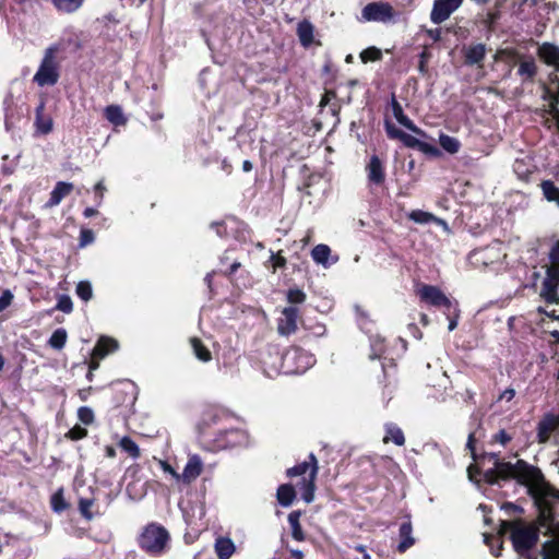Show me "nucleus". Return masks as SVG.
<instances>
[{
	"mask_svg": "<svg viewBox=\"0 0 559 559\" xmlns=\"http://www.w3.org/2000/svg\"><path fill=\"white\" fill-rule=\"evenodd\" d=\"M466 448L475 462L480 465L492 464L484 473V479L490 485H498L500 480L516 479L527 488L538 511L539 527L523 521H503L502 533H510L513 548L519 559H536L531 549L536 545L540 531L547 539L544 542L542 559H559V522L556 518V506L559 493L546 480L539 468L527 464L523 460L515 463L502 462L496 453H484L480 457L475 452V433L468 435Z\"/></svg>",
	"mask_w": 559,
	"mask_h": 559,
	"instance_id": "1",
	"label": "nucleus"
},
{
	"mask_svg": "<svg viewBox=\"0 0 559 559\" xmlns=\"http://www.w3.org/2000/svg\"><path fill=\"white\" fill-rule=\"evenodd\" d=\"M169 539V533L164 526L151 523L143 528L138 542L140 548L146 554L160 556L167 551Z\"/></svg>",
	"mask_w": 559,
	"mask_h": 559,
	"instance_id": "2",
	"label": "nucleus"
},
{
	"mask_svg": "<svg viewBox=\"0 0 559 559\" xmlns=\"http://www.w3.org/2000/svg\"><path fill=\"white\" fill-rule=\"evenodd\" d=\"M551 265L546 267V277L543 282L540 296L548 302H558L557 287L559 285V241L555 242L550 251Z\"/></svg>",
	"mask_w": 559,
	"mask_h": 559,
	"instance_id": "3",
	"label": "nucleus"
},
{
	"mask_svg": "<svg viewBox=\"0 0 559 559\" xmlns=\"http://www.w3.org/2000/svg\"><path fill=\"white\" fill-rule=\"evenodd\" d=\"M282 371L286 374L304 373L313 366L314 357L306 350L294 347L285 352L280 358Z\"/></svg>",
	"mask_w": 559,
	"mask_h": 559,
	"instance_id": "4",
	"label": "nucleus"
},
{
	"mask_svg": "<svg viewBox=\"0 0 559 559\" xmlns=\"http://www.w3.org/2000/svg\"><path fill=\"white\" fill-rule=\"evenodd\" d=\"M57 48L50 47L46 50L41 63L33 80L39 86L55 85L59 80L58 62L56 60Z\"/></svg>",
	"mask_w": 559,
	"mask_h": 559,
	"instance_id": "5",
	"label": "nucleus"
},
{
	"mask_svg": "<svg viewBox=\"0 0 559 559\" xmlns=\"http://www.w3.org/2000/svg\"><path fill=\"white\" fill-rule=\"evenodd\" d=\"M396 13L386 2L368 3L361 11V16L367 22L390 23L394 21Z\"/></svg>",
	"mask_w": 559,
	"mask_h": 559,
	"instance_id": "6",
	"label": "nucleus"
},
{
	"mask_svg": "<svg viewBox=\"0 0 559 559\" xmlns=\"http://www.w3.org/2000/svg\"><path fill=\"white\" fill-rule=\"evenodd\" d=\"M299 310L296 306L285 307L277 319V332L288 336L297 331Z\"/></svg>",
	"mask_w": 559,
	"mask_h": 559,
	"instance_id": "7",
	"label": "nucleus"
},
{
	"mask_svg": "<svg viewBox=\"0 0 559 559\" xmlns=\"http://www.w3.org/2000/svg\"><path fill=\"white\" fill-rule=\"evenodd\" d=\"M418 294L421 300L431 306L443 307L447 310L453 308L454 304L436 286L423 285Z\"/></svg>",
	"mask_w": 559,
	"mask_h": 559,
	"instance_id": "8",
	"label": "nucleus"
},
{
	"mask_svg": "<svg viewBox=\"0 0 559 559\" xmlns=\"http://www.w3.org/2000/svg\"><path fill=\"white\" fill-rule=\"evenodd\" d=\"M117 348H118V343L116 340H114L111 337L103 336L98 340V342L95 345L93 353H92L93 360L90 364V372L87 374L88 380H92L93 370L98 368V362L96 361V359L104 358L109 353L115 352Z\"/></svg>",
	"mask_w": 559,
	"mask_h": 559,
	"instance_id": "9",
	"label": "nucleus"
},
{
	"mask_svg": "<svg viewBox=\"0 0 559 559\" xmlns=\"http://www.w3.org/2000/svg\"><path fill=\"white\" fill-rule=\"evenodd\" d=\"M463 0H435L430 19L433 23L440 24L462 4Z\"/></svg>",
	"mask_w": 559,
	"mask_h": 559,
	"instance_id": "10",
	"label": "nucleus"
},
{
	"mask_svg": "<svg viewBox=\"0 0 559 559\" xmlns=\"http://www.w3.org/2000/svg\"><path fill=\"white\" fill-rule=\"evenodd\" d=\"M203 471V462L197 454L189 455L182 473L179 474V483L190 485Z\"/></svg>",
	"mask_w": 559,
	"mask_h": 559,
	"instance_id": "11",
	"label": "nucleus"
},
{
	"mask_svg": "<svg viewBox=\"0 0 559 559\" xmlns=\"http://www.w3.org/2000/svg\"><path fill=\"white\" fill-rule=\"evenodd\" d=\"M46 100L41 98L35 110V130L36 133L46 135L52 131L53 122L50 115L45 114Z\"/></svg>",
	"mask_w": 559,
	"mask_h": 559,
	"instance_id": "12",
	"label": "nucleus"
},
{
	"mask_svg": "<svg viewBox=\"0 0 559 559\" xmlns=\"http://www.w3.org/2000/svg\"><path fill=\"white\" fill-rule=\"evenodd\" d=\"M559 427V415L547 414L538 424L537 438L540 443L549 440Z\"/></svg>",
	"mask_w": 559,
	"mask_h": 559,
	"instance_id": "13",
	"label": "nucleus"
},
{
	"mask_svg": "<svg viewBox=\"0 0 559 559\" xmlns=\"http://www.w3.org/2000/svg\"><path fill=\"white\" fill-rule=\"evenodd\" d=\"M367 177L370 183L381 185L385 179L384 167L378 156H371L366 166Z\"/></svg>",
	"mask_w": 559,
	"mask_h": 559,
	"instance_id": "14",
	"label": "nucleus"
},
{
	"mask_svg": "<svg viewBox=\"0 0 559 559\" xmlns=\"http://www.w3.org/2000/svg\"><path fill=\"white\" fill-rule=\"evenodd\" d=\"M310 459L312 461V468L309 473V479L302 480V499L305 502L310 503L314 498V480L318 472V463L317 459L313 454H310Z\"/></svg>",
	"mask_w": 559,
	"mask_h": 559,
	"instance_id": "15",
	"label": "nucleus"
},
{
	"mask_svg": "<svg viewBox=\"0 0 559 559\" xmlns=\"http://www.w3.org/2000/svg\"><path fill=\"white\" fill-rule=\"evenodd\" d=\"M391 107H392L393 116L399 121V123H401L406 129L414 132L415 134H418L421 136L425 135L424 131L420 130L419 128H417L414 124V122L406 115H404L401 104L395 98H392Z\"/></svg>",
	"mask_w": 559,
	"mask_h": 559,
	"instance_id": "16",
	"label": "nucleus"
},
{
	"mask_svg": "<svg viewBox=\"0 0 559 559\" xmlns=\"http://www.w3.org/2000/svg\"><path fill=\"white\" fill-rule=\"evenodd\" d=\"M539 58L547 64L554 66L555 71L559 69V48L545 43L538 49Z\"/></svg>",
	"mask_w": 559,
	"mask_h": 559,
	"instance_id": "17",
	"label": "nucleus"
},
{
	"mask_svg": "<svg viewBox=\"0 0 559 559\" xmlns=\"http://www.w3.org/2000/svg\"><path fill=\"white\" fill-rule=\"evenodd\" d=\"M538 312L542 316L538 324L544 333H549L555 340L554 342L559 341V332L557 329L552 328L551 324L557 320L555 317V310L546 311L542 308H538Z\"/></svg>",
	"mask_w": 559,
	"mask_h": 559,
	"instance_id": "18",
	"label": "nucleus"
},
{
	"mask_svg": "<svg viewBox=\"0 0 559 559\" xmlns=\"http://www.w3.org/2000/svg\"><path fill=\"white\" fill-rule=\"evenodd\" d=\"M73 189V185L69 182L59 181L55 186L53 190L50 193V198L46 203L47 207H53L58 205L63 198H66Z\"/></svg>",
	"mask_w": 559,
	"mask_h": 559,
	"instance_id": "19",
	"label": "nucleus"
},
{
	"mask_svg": "<svg viewBox=\"0 0 559 559\" xmlns=\"http://www.w3.org/2000/svg\"><path fill=\"white\" fill-rule=\"evenodd\" d=\"M486 55V46L484 44L472 45L464 50L465 63L473 66L479 64Z\"/></svg>",
	"mask_w": 559,
	"mask_h": 559,
	"instance_id": "20",
	"label": "nucleus"
},
{
	"mask_svg": "<svg viewBox=\"0 0 559 559\" xmlns=\"http://www.w3.org/2000/svg\"><path fill=\"white\" fill-rule=\"evenodd\" d=\"M214 549L218 559H229L234 555L236 547L230 538L218 537L215 540Z\"/></svg>",
	"mask_w": 559,
	"mask_h": 559,
	"instance_id": "21",
	"label": "nucleus"
},
{
	"mask_svg": "<svg viewBox=\"0 0 559 559\" xmlns=\"http://www.w3.org/2000/svg\"><path fill=\"white\" fill-rule=\"evenodd\" d=\"M226 441L225 447H242L249 443V438L246 431L240 429H230L225 432Z\"/></svg>",
	"mask_w": 559,
	"mask_h": 559,
	"instance_id": "22",
	"label": "nucleus"
},
{
	"mask_svg": "<svg viewBox=\"0 0 559 559\" xmlns=\"http://www.w3.org/2000/svg\"><path fill=\"white\" fill-rule=\"evenodd\" d=\"M408 218L412 219L413 222L417 223V224H429V223L433 222V223H436L438 225L443 226L444 228L448 227L447 223L443 219L435 216L431 213H428V212H425V211H420V210L412 211L408 214Z\"/></svg>",
	"mask_w": 559,
	"mask_h": 559,
	"instance_id": "23",
	"label": "nucleus"
},
{
	"mask_svg": "<svg viewBox=\"0 0 559 559\" xmlns=\"http://www.w3.org/2000/svg\"><path fill=\"white\" fill-rule=\"evenodd\" d=\"M412 531H413L412 524L409 522H405L401 525V527H400L401 542L397 545V550L400 552H405L408 548H411L414 545L415 539L412 536Z\"/></svg>",
	"mask_w": 559,
	"mask_h": 559,
	"instance_id": "24",
	"label": "nucleus"
},
{
	"mask_svg": "<svg viewBox=\"0 0 559 559\" xmlns=\"http://www.w3.org/2000/svg\"><path fill=\"white\" fill-rule=\"evenodd\" d=\"M385 436L383 438V442L388 443L389 441L394 442L396 445H403L405 443V437L401 428L396 425L389 423L385 426Z\"/></svg>",
	"mask_w": 559,
	"mask_h": 559,
	"instance_id": "25",
	"label": "nucleus"
},
{
	"mask_svg": "<svg viewBox=\"0 0 559 559\" xmlns=\"http://www.w3.org/2000/svg\"><path fill=\"white\" fill-rule=\"evenodd\" d=\"M297 34L304 47H309L313 41V25L308 21L298 24Z\"/></svg>",
	"mask_w": 559,
	"mask_h": 559,
	"instance_id": "26",
	"label": "nucleus"
},
{
	"mask_svg": "<svg viewBox=\"0 0 559 559\" xmlns=\"http://www.w3.org/2000/svg\"><path fill=\"white\" fill-rule=\"evenodd\" d=\"M276 497L281 506L289 507L296 497V492L292 485L284 484L278 487Z\"/></svg>",
	"mask_w": 559,
	"mask_h": 559,
	"instance_id": "27",
	"label": "nucleus"
},
{
	"mask_svg": "<svg viewBox=\"0 0 559 559\" xmlns=\"http://www.w3.org/2000/svg\"><path fill=\"white\" fill-rule=\"evenodd\" d=\"M301 512L300 511H293L288 515V523L290 525L292 530V536L294 539L301 542L305 539V534L302 532L301 525L299 523Z\"/></svg>",
	"mask_w": 559,
	"mask_h": 559,
	"instance_id": "28",
	"label": "nucleus"
},
{
	"mask_svg": "<svg viewBox=\"0 0 559 559\" xmlns=\"http://www.w3.org/2000/svg\"><path fill=\"white\" fill-rule=\"evenodd\" d=\"M84 0H52L55 8L62 13H73L83 5Z\"/></svg>",
	"mask_w": 559,
	"mask_h": 559,
	"instance_id": "29",
	"label": "nucleus"
},
{
	"mask_svg": "<svg viewBox=\"0 0 559 559\" xmlns=\"http://www.w3.org/2000/svg\"><path fill=\"white\" fill-rule=\"evenodd\" d=\"M331 254V249L329 246L326 245H317L312 251H311V257L313 259L314 262H317L318 264H322V265H326L328 264V259Z\"/></svg>",
	"mask_w": 559,
	"mask_h": 559,
	"instance_id": "30",
	"label": "nucleus"
},
{
	"mask_svg": "<svg viewBox=\"0 0 559 559\" xmlns=\"http://www.w3.org/2000/svg\"><path fill=\"white\" fill-rule=\"evenodd\" d=\"M105 116L107 120L115 126H122L126 123V118L123 117L122 110L119 106H108L105 110Z\"/></svg>",
	"mask_w": 559,
	"mask_h": 559,
	"instance_id": "31",
	"label": "nucleus"
},
{
	"mask_svg": "<svg viewBox=\"0 0 559 559\" xmlns=\"http://www.w3.org/2000/svg\"><path fill=\"white\" fill-rule=\"evenodd\" d=\"M441 147L450 154H455L460 150V141L447 134H440L439 139Z\"/></svg>",
	"mask_w": 559,
	"mask_h": 559,
	"instance_id": "32",
	"label": "nucleus"
},
{
	"mask_svg": "<svg viewBox=\"0 0 559 559\" xmlns=\"http://www.w3.org/2000/svg\"><path fill=\"white\" fill-rule=\"evenodd\" d=\"M191 346L198 359L204 362L211 360V352L202 344L200 340L191 338Z\"/></svg>",
	"mask_w": 559,
	"mask_h": 559,
	"instance_id": "33",
	"label": "nucleus"
},
{
	"mask_svg": "<svg viewBox=\"0 0 559 559\" xmlns=\"http://www.w3.org/2000/svg\"><path fill=\"white\" fill-rule=\"evenodd\" d=\"M518 73L523 80H532L536 74L534 60H524L520 62Z\"/></svg>",
	"mask_w": 559,
	"mask_h": 559,
	"instance_id": "34",
	"label": "nucleus"
},
{
	"mask_svg": "<svg viewBox=\"0 0 559 559\" xmlns=\"http://www.w3.org/2000/svg\"><path fill=\"white\" fill-rule=\"evenodd\" d=\"M544 197L548 201L559 202V189L550 180H544L540 185Z\"/></svg>",
	"mask_w": 559,
	"mask_h": 559,
	"instance_id": "35",
	"label": "nucleus"
},
{
	"mask_svg": "<svg viewBox=\"0 0 559 559\" xmlns=\"http://www.w3.org/2000/svg\"><path fill=\"white\" fill-rule=\"evenodd\" d=\"M371 353L369 357L371 359L381 358L384 353V338L377 335L370 340Z\"/></svg>",
	"mask_w": 559,
	"mask_h": 559,
	"instance_id": "36",
	"label": "nucleus"
},
{
	"mask_svg": "<svg viewBox=\"0 0 559 559\" xmlns=\"http://www.w3.org/2000/svg\"><path fill=\"white\" fill-rule=\"evenodd\" d=\"M67 342V331L64 329H57L49 338V345L52 348L61 349Z\"/></svg>",
	"mask_w": 559,
	"mask_h": 559,
	"instance_id": "37",
	"label": "nucleus"
},
{
	"mask_svg": "<svg viewBox=\"0 0 559 559\" xmlns=\"http://www.w3.org/2000/svg\"><path fill=\"white\" fill-rule=\"evenodd\" d=\"M120 448L130 456L136 459L140 456V449L136 443L129 437H123L119 442Z\"/></svg>",
	"mask_w": 559,
	"mask_h": 559,
	"instance_id": "38",
	"label": "nucleus"
},
{
	"mask_svg": "<svg viewBox=\"0 0 559 559\" xmlns=\"http://www.w3.org/2000/svg\"><path fill=\"white\" fill-rule=\"evenodd\" d=\"M76 295L84 301H88L93 297L92 285L87 281H81L76 285Z\"/></svg>",
	"mask_w": 559,
	"mask_h": 559,
	"instance_id": "39",
	"label": "nucleus"
},
{
	"mask_svg": "<svg viewBox=\"0 0 559 559\" xmlns=\"http://www.w3.org/2000/svg\"><path fill=\"white\" fill-rule=\"evenodd\" d=\"M485 543L490 547L491 554L496 557L500 555V550L502 549V542L500 536H492L485 534Z\"/></svg>",
	"mask_w": 559,
	"mask_h": 559,
	"instance_id": "40",
	"label": "nucleus"
},
{
	"mask_svg": "<svg viewBox=\"0 0 559 559\" xmlns=\"http://www.w3.org/2000/svg\"><path fill=\"white\" fill-rule=\"evenodd\" d=\"M382 57V52L377 47H369L361 51L360 59L362 62L377 61Z\"/></svg>",
	"mask_w": 559,
	"mask_h": 559,
	"instance_id": "41",
	"label": "nucleus"
},
{
	"mask_svg": "<svg viewBox=\"0 0 559 559\" xmlns=\"http://www.w3.org/2000/svg\"><path fill=\"white\" fill-rule=\"evenodd\" d=\"M287 300L292 305H300L306 300V294L299 288H292L287 292Z\"/></svg>",
	"mask_w": 559,
	"mask_h": 559,
	"instance_id": "42",
	"label": "nucleus"
},
{
	"mask_svg": "<svg viewBox=\"0 0 559 559\" xmlns=\"http://www.w3.org/2000/svg\"><path fill=\"white\" fill-rule=\"evenodd\" d=\"M93 499L81 498L79 501V510L81 514L87 520L93 519V513L91 512V508L93 507Z\"/></svg>",
	"mask_w": 559,
	"mask_h": 559,
	"instance_id": "43",
	"label": "nucleus"
},
{
	"mask_svg": "<svg viewBox=\"0 0 559 559\" xmlns=\"http://www.w3.org/2000/svg\"><path fill=\"white\" fill-rule=\"evenodd\" d=\"M50 502L52 510L56 512H62L67 509V503L63 499L61 490L52 495Z\"/></svg>",
	"mask_w": 559,
	"mask_h": 559,
	"instance_id": "44",
	"label": "nucleus"
},
{
	"mask_svg": "<svg viewBox=\"0 0 559 559\" xmlns=\"http://www.w3.org/2000/svg\"><path fill=\"white\" fill-rule=\"evenodd\" d=\"M309 460H311V459L309 457ZM309 468L310 469L312 468V461L304 462L301 464H298V465L289 468L287 471V475L290 476V477L299 476V475H305Z\"/></svg>",
	"mask_w": 559,
	"mask_h": 559,
	"instance_id": "45",
	"label": "nucleus"
},
{
	"mask_svg": "<svg viewBox=\"0 0 559 559\" xmlns=\"http://www.w3.org/2000/svg\"><path fill=\"white\" fill-rule=\"evenodd\" d=\"M56 308L64 313H70L73 309L72 300L69 296L62 295L58 298Z\"/></svg>",
	"mask_w": 559,
	"mask_h": 559,
	"instance_id": "46",
	"label": "nucleus"
},
{
	"mask_svg": "<svg viewBox=\"0 0 559 559\" xmlns=\"http://www.w3.org/2000/svg\"><path fill=\"white\" fill-rule=\"evenodd\" d=\"M78 417L83 424L90 425L94 420V413L90 407L82 406L78 411Z\"/></svg>",
	"mask_w": 559,
	"mask_h": 559,
	"instance_id": "47",
	"label": "nucleus"
},
{
	"mask_svg": "<svg viewBox=\"0 0 559 559\" xmlns=\"http://www.w3.org/2000/svg\"><path fill=\"white\" fill-rule=\"evenodd\" d=\"M86 435L87 430L76 425L68 431L67 437L70 438L71 440H80L84 438Z\"/></svg>",
	"mask_w": 559,
	"mask_h": 559,
	"instance_id": "48",
	"label": "nucleus"
},
{
	"mask_svg": "<svg viewBox=\"0 0 559 559\" xmlns=\"http://www.w3.org/2000/svg\"><path fill=\"white\" fill-rule=\"evenodd\" d=\"M511 440L512 436H510L506 430H500L492 436V441L500 443L501 445H507Z\"/></svg>",
	"mask_w": 559,
	"mask_h": 559,
	"instance_id": "49",
	"label": "nucleus"
},
{
	"mask_svg": "<svg viewBox=\"0 0 559 559\" xmlns=\"http://www.w3.org/2000/svg\"><path fill=\"white\" fill-rule=\"evenodd\" d=\"M94 233L91 229H82L80 234V246L85 247L94 241Z\"/></svg>",
	"mask_w": 559,
	"mask_h": 559,
	"instance_id": "50",
	"label": "nucleus"
},
{
	"mask_svg": "<svg viewBox=\"0 0 559 559\" xmlns=\"http://www.w3.org/2000/svg\"><path fill=\"white\" fill-rule=\"evenodd\" d=\"M13 300V294L7 289L0 296V312L4 311Z\"/></svg>",
	"mask_w": 559,
	"mask_h": 559,
	"instance_id": "51",
	"label": "nucleus"
},
{
	"mask_svg": "<svg viewBox=\"0 0 559 559\" xmlns=\"http://www.w3.org/2000/svg\"><path fill=\"white\" fill-rule=\"evenodd\" d=\"M385 130H386V133L391 138V139H397V140H401L402 135H403V131L397 129L395 126H393L391 122L386 121L385 122Z\"/></svg>",
	"mask_w": 559,
	"mask_h": 559,
	"instance_id": "52",
	"label": "nucleus"
},
{
	"mask_svg": "<svg viewBox=\"0 0 559 559\" xmlns=\"http://www.w3.org/2000/svg\"><path fill=\"white\" fill-rule=\"evenodd\" d=\"M431 55L430 52L425 49L420 56H419V64H418V70L420 73L425 74L427 72V62L428 60L430 59Z\"/></svg>",
	"mask_w": 559,
	"mask_h": 559,
	"instance_id": "53",
	"label": "nucleus"
},
{
	"mask_svg": "<svg viewBox=\"0 0 559 559\" xmlns=\"http://www.w3.org/2000/svg\"><path fill=\"white\" fill-rule=\"evenodd\" d=\"M159 464L165 473L169 474L176 480V483H179V473L171 465L165 461H160Z\"/></svg>",
	"mask_w": 559,
	"mask_h": 559,
	"instance_id": "54",
	"label": "nucleus"
},
{
	"mask_svg": "<svg viewBox=\"0 0 559 559\" xmlns=\"http://www.w3.org/2000/svg\"><path fill=\"white\" fill-rule=\"evenodd\" d=\"M105 190H106V188H105L103 181H99L95 185L94 191H95V198H96L97 205L102 204Z\"/></svg>",
	"mask_w": 559,
	"mask_h": 559,
	"instance_id": "55",
	"label": "nucleus"
},
{
	"mask_svg": "<svg viewBox=\"0 0 559 559\" xmlns=\"http://www.w3.org/2000/svg\"><path fill=\"white\" fill-rule=\"evenodd\" d=\"M401 141L408 147H416L420 144L418 139L405 132L403 133Z\"/></svg>",
	"mask_w": 559,
	"mask_h": 559,
	"instance_id": "56",
	"label": "nucleus"
},
{
	"mask_svg": "<svg viewBox=\"0 0 559 559\" xmlns=\"http://www.w3.org/2000/svg\"><path fill=\"white\" fill-rule=\"evenodd\" d=\"M271 261L273 263L274 272L276 271V269L283 267L286 264L285 258L278 255V254H274V253H272V255H271Z\"/></svg>",
	"mask_w": 559,
	"mask_h": 559,
	"instance_id": "57",
	"label": "nucleus"
},
{
	"mask_svg": "<svg viewBox=\"0 0 559 559\" xmlns=\"http://www.w3.org/2000/svg\"><path fill=\"white\" fill-rule=\"evenodd\" d=\"M453 313L455 314L454 318H449V331H453L457 326V307L456 305H453ZM451 311V310H448ZM451 316V312L448 313V317Z\"/></svg>",
	"mask_w": 559,
	"mask_h": 559,
	"instance_id": "58",
	"label": "nucleus"
},
{
	"mask_svg": "<svg viewBox=\"0 0 559 559\" xmlns=\"http://www.w3.org/2000/svg\"><path fill=\"white\" fill-rule=\"evenodd\" d=\"M557 103H558V98L555 97L554 100L551 102V108H552V116H554L555 123L559 128V111L557 109Z\"/></svg>",
	"mask_w": 559,
	"mask_h": 559,
	"instance_id": "59",
	"label": "nucleus"
},
{
	"mask_svg": "<svg viewBox=\"0 0 559 559\" xmlns=\"http://www.w3.org/2000/svg\"><path fill=\"white\" fill-rule=\"evenodd\" d=\"M515 395V391L513 389H507L500 394V400H504L507 402L511 401Z\"/></svg>",
	"mask_w": 559,
	"mask_h": 559,
	"instance_id": "60",
	"label": "nucleus"
},
{
	"mask_svg": "<svg viewBox=\"0 0 559 559\" xmlns=\"http://www.w3.org/2000/svg\"><path fill=\"white\" fill-rule=\"evenodd\" d=\"M427 35L435 41L440 40L441 38V29L435 28V29H428Z\"/></svg>",
	"mask_w": 559,
	"mask_h": 559,
	"instance_id": "61",
	"label": "nucleus"
},
{
	"mask_svg": "<svg viewBox=\"0 0 559 559\" xmlns=\"http://www.w3.org/2000/svg\"><path fill=\"white\" fill-rule=\"evenodd\" d=\"M97 213H98V212H97V210H95V209H93V207H86V209L84 210V213H83V214H84V216H85V217H87V218H88V217L95 216Z\"/></svg>",
	"mask_w": 559,
	"mask_h": 559,
	"instance_id": "62",
	"label": "nucleus"
},
{
	"mask_svg": "<svg viewBox=\"0 0 559 559\" xmlns=\"http://www.w3.org/2000/svg\"><path fill=\"white\" fill-rule=\"evenodd\" d=\"M105 452H106V456H108V457H110V459H112V457H115V456H116V450H115V448H114V447H111V445H107V447L105 448Z\"/></svg>",
	"mask_w": 559,
	"mask_h": 559,
	"instance_id": "63",
	"label": "nucleus"
},
{
	"mask_svg": "<svg viewBox=\"0 0 559 559\" xmlns=\"http://www.w3.org/2000/svg\"><path fill=\"white\" fill-rule=\"evenodd\" d=\"M242 169L246 173L250 171L252 169V163L250 160H245L242 163Z\"/></svg>",
	"mask_w": 559,
	"mask_h": 559,
	"instance_id": "64",
	"label": "nucleus"
}]
</instances>
